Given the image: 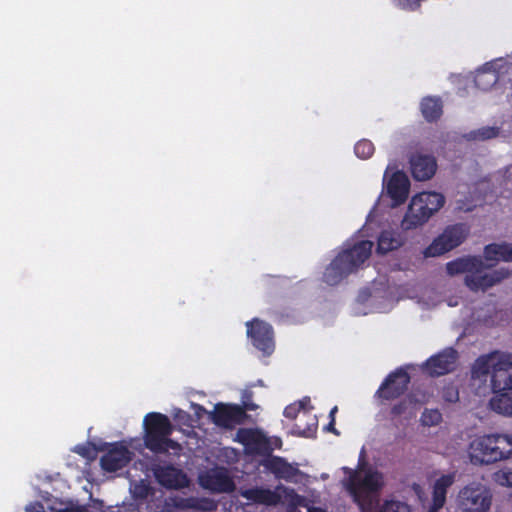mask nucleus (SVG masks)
Listing matches in <instances>:
<instances>
[{
	"label": "nucleus",
	"mask_w": 512,
	"mask_h": 512,
	"mask_svg": "<svg viewBox=\"0 0 512 512\" xmlns=\"http://www.w3.org/2000/svg\"><path fill=\"white\" fill-rule=\"evenodd\" d=\"M484 261L479 257H462L446 264L450 276L465 274V285L472 291H486L510 276V271L500 268L487 271L500 261L512 262L511 244H490L484 249Z\"/></svg>",
	"instance_id": "obj_1"
},
{
	"label": "nucleus",
	"mask_w": 512,
	"mask_h": 512,
	"mask_svg": "<svg viewBox=\"0 0 512 512\" xmlns=\"http://www.w3.org/2000/svg\"><path fill=\"white\" fill-rule=\"evenodd\" d=\"M473 385L488 381L493 392L512 391V354L492 352L480 356L471 371Z\"/></svg>",
	"instance_id": "obj_2"
},
{
	"label": "nucleus",
	"mask_w": 512,
	"mask_h": 512,
	"mask_svg": "<svg viewBox=\"0 0 512 512\" xmlns=\"http://www.w3.org/2000/svg\"><path fill=\"white\" fill-rule=\"evenodd\" d=\"M345 485L361 512H376L378 493L384 486L380 471L371 466L359 467L350 473Z\"/></svg>",
	"instance_id": "obj_3"
},
{
	"label": "nucleus",
	"mask_w": 512,
	"mask_h": 512,
	"mask_svg": "<svg viewBox=\"0 0 512 512\" xmlns=\"http://www.w3.org/2000/svg\"><path fill=\"white\" fill-rule=\"evenodd\" d=\"M373 243L368 240L355 243L343 250L329 265L324 274L325 281L334 285L342 278L354 272L371 255Z\"/></svg>",
	"instance_id": "obj_4"
},
{
	"label": "nucleus",
	"mask_w": 512,
	"mask_h": 512,
	"mask_svg": "<svg viewBox=\"0 0 512 512\" xmlns=\"http://www.w3.org/2000/svg\"><path fill=\"white\" fill-rule=\"evenodd\" d=\"M445 203V197L438 192H421L415 195L402 220L404 230L415 229L426 223Z\"/></svg>",
	"instance_id": "obj_5"
},
{
	"label": "nucleus",
	"mask_w": 512,
	"mask_h": 512,
	"mask_svg": "<svg viewBox=\"0 0 512 512\" xmlns=\"http://www.w3.org/2000/svg\"><path fill=\"white\" fill-rule=\"evenodd\" d=\"M144 426L147 448L157 453L172 451V453L177 454L180 451V445L168 439L172 427L167 416L160 413H150L144 419Z\"/></svg>",
	"instance_id": "obj_6"
},
{
	"label": "nucleus",
	"mask_w": 512,
	"mask_h": 512,
	"mask_svg": "<svg viewBox=\"0 0 512 512\" xmlns=\"http://www.w3.org/2000/svg\"><path fill=\"white\" fill-rule=\"evenodd\" d=\"M493 494L484 483L472 481L464 485L455 497V512H489Z\"/></svg>",
	"instance_id": "obj_7"
},
{
	"label": "nucleus",
	"mask_w": 512,
	"mask_h": 512,
	"mask_svg": "<svg viewBox=\"0 0 512 512\" xmlns=\"http://www.w3.org/2000/svg\"><path fill=\"white\" fill-rule=\"evenodd\" d=\"M240 494L248 501L258 504L276 505L283 503L293 507L307 506L305 498L297 495L292 489L283 486H278L275 490L255 487L243 490Z\"/></svg>",
	"instance_id": "obj_8"
},
{
	"label": "nucleus",
	"mask_w": 512,
	"mask_h": 512,
	"mask_svg": "<svg viewBox=\"0 0 512 512\" xmlns=\"http://www.w3.org/2000/svg\"><path fill=\"white\" fill-rule=\"evenodd\" d=\"M468 230L464 225L447 228L423 252L424 257H438L459 246L467 237Z\"/></svg>",
	"instance_id": "obj_9"
},
{
	"label": "nucleus",
	"mask_w": 512,
	"mask_h": 512,
	"mask_svg": "<svg viewBox=\"0 0 512 512\" xmlns=\"http://www.w3.org/2000/svg\"><path fill=\"white\" fill-rule=\"evenodd\" d=\"M468 458L473 465L482 466L495 463L492 434L475 437L468 446Z\"/></svg>",
	"instance_id": "obj_10"
},
{
	"label": "nucleus",
	"mask_w": 512,
	"mask_h": 512,
	"mask_svg": "<svg viewBox=\"0 0 512 512\" xmlns=\"http://www.w3.org/2000/svg\"><path fill=\"white\" fill-rule=\"evenodd\" d=\"M199 484L202 488L217 493L231 492L235 488L225 468H214L202 472L199 475Z\"/></svg>",
	"instance_id": "obj_11"
},
{
	"label": "nucleus",
	"mask_w": 512,
	"mask_h": 512,
	"mask_svg": "<svg viewBox=\"0 0 512 512\" xmlns=\"http://www.w3.org/2000/svg\"><path fill=\"white\" fill-rule=\"evenodd\" d=\"M247 335L253 341L254 346L266 355L274 350L272 328L269 324L254 319L246 323Z\"/></svg>",
	"instance_id": "obj_12"
},
{
	"label": "nucleus",
	"mask_w": 512,
	"mask_h": 512,
	"mask_svg": "<svg viewBox=\"0 0 512 512\" xmlns=\"http://www.w3.org/2000/svg\"><path fill=\"white\" fill-rule=\"evenodd\" d=\"M385 188L387 194L393 200V206L404 203L409 194L410 182L407 175L403 172H394L389 178L387 173L384 175Z\"/></svg>",
	"instance_id": "obj_13"
},
{
	"label": "nucleus",
	"mask_w": 512,
	"mask_h": 512,
	"mask_svg": "<svg viewBox=\"0 0 512 512\" xmlns=\"http://www.w3.org/2000/svg\"><path fill=\"white\" fill-rule=\"evenodd\" d=\"M245 413L239 406L218 404L213 412L209 413V418L218 426L232 427L242 422Z\"/></svg>",
	"instance_id": "obj_14"
},
{
	"label": "nucleus",
	"mask_w": 512,
	"mask_h": 512,
	"mask_svg": "<svg viewBox=\"0 0 512 512\" xmlns=\"http://www.w3.org/2000/svg\"><path fill=\"white\" fill-rule=\"evenodd\" d=\"M456 473L450 472L440 475L433 484L431 505L427 512H438L446 502L448 489L454 484Z\"/></svg>",
	"instance_id": "obj_15"
},
{
	"label": "nucleus",
	"mask_w": 512,
	"mask_h": 512,
	"mask_svg": "<svg viewBox=\"0 0 512 512\" xmlns=\"http://www.w3.org/2000/svg\"><path fill=\"white\" fill-rule=\"evenodd\" d=\"M409 380L405 370H397L389 375L386 382L378 390V395L384 399L396 398L405 391Z\"/></svg>",
	"instance_id": "obj_16"
},
{
	"label": "nucleus",
	"mask_w": 512,
	"mask_h": 512,
	"mask_svg": "<svg viewBox=\"0 0 512 512\" xmlns=\"http://www.w3.org/2000/svg\"><path fill=\"white\" fill-rule=\"evenodd\" d=\"M456 351L449 348L427 360L425 368L430 375H443L452 371L456 363Z\"/></svg>",
	"instance_id": "obj_17"
},
{
	"label": "nucleus",
	"mask_w": 512,
	"mask_h": 512,
	"mask_svg": "<svg viewBox=\"0 0 512 512\" xmlns=\"http://www.w3.org/2000/svg\"><path fill=\"white\" fill-rule=\"evenodd\" d=\"M131 460L129 450L120 444L113 445L101 458V466L104 470L114 472L123 468Z\"/></svg>",
	"instance_id": "obj_18"
},
{
	"label": "nucleus",
	"mask_w": 512,
	"mask_h": 512,
	"mask_svg": "<svg viewBox=\"0 0 512 512\" xmlns=\"http://www.w3.org/2000/svg\"><path fill=\"white\" fill-rule=\"evenodd\" d=\"M155 476L160 484L168 488H183L189 483L187 476L181 470L172 466L157 468Z\"/></svg>",
	"instance_id": "obj_19"
},
{
	"label": "nucleus",
	"mask_w": 512,
	"mask_h": 512,
	"mask_svg": "<svg viewBox=\"0 0 512 512\" xmlns=\"http://www.w3.org/2000/svg\"><path fill=\"white\" fill-rule=\"evenodd\" d=\"M437 164L432 156L417 154L411 159V170L415 179H430L436 172Z\"/></svg>",
	"instance_id": "obj_20"
},
{
	"label": "nucleus",
	"mask_w": 512,
	"mask_h": 512,
	"mask_svg": "<svg viewBox=\"0 0 512 512\" xmlns=\"http://www.w3.org/2000/svg\"><path fill=\"white\" fill-rule=\"evenodd\" d=\"M236 439L242 443L245 450L249 453H258L266 448V438L258 430L240 429L236 434Z\"/></svg>",
	"instance_id": "obj_21"
},
{
	"label": "nucleus",
	"mask_w": 512,
	"mask_h": 512,
	"mask_svg": "<svg viewBox=\"0 0 512 512\" xmlns=\"http://www.w3.org/2000/svg\"><path fill=\"white\" fill-rule=\"evenodd\" d=\"M495 463L512 458V434H492Z\"/></svg>",
	"instance_id": "obj_22"
},
{
	"label": "nucleus",
	"mask_w": 512,
	"mask_h": 512,
	"mask_svg": "<svg viewBox=\"0 0 512 512\" xmlns=\"http://www.w3.org/2000/svg\"><path fill=\"white\" fill-rule=\"evenodd\" d=\"M489 400V408L504 417H512V392H493Z\"/></svg>",
	"instance_id": "obj_23"
},
{
	"label": "nucleus",
	"mask_w": 512,
	"mask_h": 512,
	"mask_svg": "<svg viewBox=\"0 0 512 512\" xmlns=\"http://www.w3.org/2000/svg\"><path fill=\"white\" fill-rule=\"evenodd\" d=\"M497 62L486 63L475 76V84L482 90L490 89L498 81Z\"/></svg>",
	"instance_id": "obj_24"
},
{
	"label": "nucleus",
	"mask_w": 512,
	"mask_h": 512,
	"mask_svg": "<svg viewBox=\"0 0 512 512\" xmlns=\"http://www.w3.org/2000/svg\"><path fill=\"white\" fill-rule=\"evenodd\" d=\"M267 467L276 475L278 478L285 480H292L297 474L298 469L287 463L284 459L279 457H273L268 461Z\"/></svg>",
	"instance_id": "obj_25"
},
{
	"label": "nucleus",
	"mask_w": 512,
	"mask_h": 512,
	"mask_svg": "<svg viewBox=\"0 0 512 512\" xmlns=\"http://www.w3.org/2000/svg\"><path fill=\"white\" fill-rule=\"evenodd\" d=\"M216 502L209 498H190L182 503V512H214Z\"/></svg>",
	"instance_id": "obj_26"
},
{
	"label": "nucleus",
	"mask_w": 512,
	"mask_h": 512,
	"mask_svg": "<svg viewBox=\"0 0 512 512\" xmlns=\"http://www.w3.org/2000/svg\"><path fill=\"white\" fill-rule=\"evenodd\" d=\"M401 246V240L392 231H383L378 238L377 253L386 254Z\"/></svg>",
	"instance_id": "obj_27"
},
{
	"label": "nucleus",
	"mask_w": 512,
	"mask_h": 512,
	"mask_svg": "<svg viewBox=\"0 0 512 512\" xmlns=\"http://www.w3.org/2000/svg\"><path fill=\"white\" fill-rule=\"evenodd\" d=\"M421 111L423 116L432 121L437 119L442 113V105L437 98L426 97L421 102Z\"/></svg>",
	"instance_id": "obj_28"
},
{
	"label": "nucleus",
	"mask_w": 512,
	"mask_h": 512,
	"mask_svg": "<svg viewBox=\"0 0 512 512\" xmlns=\"http://www.w3.org/2000/svg\"><path fill=\"white\" fill-rule=\"evenodd\" d=\"M492 481L504 488L512 489V468L511 467H503L496 470L492 476Z\"/></svg>",
	"instance_id": "obj_29"
},
{
	"label": "nucleus",
	"mask_w": 512,
	"mask_h": 512,
	"mask_svg": "<svg viewBox=\"0 0 512 512\" xmlns=\"http://www.w3.org/2000/svg\"><path fill=\"white\" fill-rule=\"evenodd\" d=\"M420 421L422 425L427 427L437 426L442 422V414L437 409H425Z\"/></svg>",
	"instance_id": "obj_30"
},
{
	"label": "nucleus",
	"mask_w": 512,
	"mask_h": 512,
	"mask_svg": "<svg viewBox=\"0 0 512 512\" xmlns=\"http://www.w3.org/2000/svg\"><path fill=\"white\" fill-rule=\"evenodd\" d=\"M309 404L310 399L303 398L302 400L287 406L284 410V415L287 418H296L301 411H303V413L306 414V411L309 409Z\"/></svg>",
	"instance_id": "obj_31"
},
{
	"label": "nucleus",
	"mask_w": 512,
	"mask_h": 512,
	"mask_svg": "<svg viewBox=\"0 0 512 512\" xmlns=\"http://www.w3.org/2000/svg\"><path fill=\"white\" fill-rule=\"evenodd\" d=\"M379 512H411V511H410V507L402 501L388 500L382 505Z\"/></svg>",
	"instance_id": "obj_32"
},
{
	"label": "nucleus",
	"mask_w": 512,
	"mask_h": 512,
	"mask_svg": "<svg viewBox=\"0 0 512 512\" xmlns=\"http://www.w3.org/2000/svg\"><path fill=\"white\" fill-rule=\"evenodd\" d=\"M374 152L373 144L368 140L359 141L355 145V153L359 158H369Z\"/></svg>",
	"instance_id": "obj_33"
},
{
	"label": "nucleus",
	"mask_w": 512,
	"mask_h": 512,
	"mask_svg": "<svg viewBox=\"0 0 512 512\" xmlns=\"http://www.w3.org/2000/svg\"><path fill=\"white\" fill-rule=\"evenodd\" d=\"M308 418L309 422L307 424V427L302 428L300 425L297 424L295 427V433L304 437H311L315 433L317 428L316 417L314 415H309Z\"/></svg>",
	"instance_id": "obj_34"
},
{
	"label": "nucleus",
	"mask_w": 512,
	"mask_h": 512,
	"mask_svg": "<svg viewBox=\"0 0 512 512\" xmlns=\"http://www.w3.org/2000/svg\"><path fill=\"white\" fill-rule=\"evenodd\" d=\"M415 410V403L411 398L403 400L398 405H395L393 408V412L397 415L400 414H408L413 415Z\"/></svg>",
	"instance_id": "obj_35"
},
{
	"label": "nucleus",
	"mask_w": 512,
	"mask_h": 512,
	"mask_svg": "<svg viewBox=\"0 0 512 512\" xmlns=\"http://www.w3.org/2000/svg\"><path fill=\"white\" fill-rule=\"evenodd\" d=\"M498 135V130L495 127H484L474 132V138L477 140H487L494 138Z\"/></svg>",
	"instance_id": "obj_36"
},
{
	"label": "nucleus",
	"mask_w": 512,
	"mask_h": 512,
	"mask_svg": "<svg viewBox=\"0 0 512 512\" xmlns=\"http://www.w3.org/2000/svg\"><path fill=\"white\" fill-rule=\"evenodd\" d=\"M442 398L447 403H455L459 399V393L455 386H447L442 391Z\"/></svg>",
	"instance_id": "obj_37"
},
{
	"label": "nucleus",
	"mask_w": 512,
	"mask_h": 512,
	"mask_svg": "<svg viewBox=\"0 0 512 512\" xmlns=\"http://www.w3.org/2000/svg\"><path fill=\"white\" fill-rule=\"evenodd\" d=\"M174 418H175V420H177L183 424L191 425L190 416L183 410L176 409L174 412Z\"/></svg>",
	"instance_id": "obj_38"
},
{
	"label": "nucleus",
	"mask_w": 512,
	"mask_h": 512,
	"mask_svg": "<svg viewBox=\"0 0 512 512\" xmlns=\"http://www.w3.org/2000/svg\"><path fill=\"white\" fill-rule=\"evenodd\" d=\"M399 4L404 8L414 9L418 6L420 0H398Z\"/></svg>",
	"instance_id": "obj_39"
},
{
	"label": "nucleus",
	"mask_w": 512,
	"mask_h": 512,
	"mask_svg": "<svg viewBox=\"0 0 512 512\" xmlns=\"http://www.w3.org/2000/svg\"><path fill=\"white\" fill-rule=\"evenodd\" d=\"M192 409L194 410V413L195 415L197 416V418L199 419L204 413H206V410L198 405V404H192L191 405ZM210 412H207V414L209 415Z\"/></svg>",
	"instance_id": "obj_40"
},
{
	"label": "nucleus",
	"mask_w": 512,
	"mask_h": 512,
	"mask_svg": "<svg viewBox=\"0 0 512 512\" xmlns=\"http://www.w3.org/2000/svg\"><path fill=\"white\" fill-rule=\"evenodd\" d=\"M246 397H247V391H245V392H244V396H243V405H244V407H245L246 409H248V410H254V409H256V408H257V406H256V405H254V404H252V403H250V402L248 401V399H246Z\"/></svg>",
	"instance_id": "obj_41"
},
{
	"label": "nucleus",
	"mask_w": 512,
	"mask_h": 512,
	"mask_svg": "<svg viewBox=\"0 0 512 512\" xmlns=\"http://www.w3.org/2000/svg\"><path fill=\"white\" fill-rule=\"evenodd\" d=\"M337 410H338L337 406H334V407L331 409V411H330V415H329V416H330V419H331V420H330V426H333V425H334V423H335V414H336Z\"/></svg>",
	"instance_id": "obj_42"
},
{
	"label": "nucleus",
	"mask_w": 512,
	"mask_h": 512,
	"mask_svg": "<svg viewBox=\"0 0 512 512\" xmlns=\"http://www.w3.org/2000/svg\"><path fill=\"white\" fill-rule=\"evenodd\" d=\"M505 178L507 180H511L512 179V164L506 168V170H505Z\"/></svg>",
	"instance_id": "obj_43"
},
{
	"label": "nucleus",
	"mask_w": 512,
	"mask_h": 512,
	"mask_svg": "<svg viewBox=\"0 0 512 512\" xmlns=\"http://www.w3.org/2000/svg\"><path fill=\"white\" fill-rule=\"evenodd\" d=\"M76 452L83 456H86V449L84 447H77Z\"/></svg>",
	"instance_id": "obj_44"
},
{
	"label": "nucleus",
	"mask_w": 512,
	"mask_h": 512,
	"mask_svg": "<svg viewBox=\"0 0 512 512\" xmlns=\"http://www.w3.org/2000/svg\"><path fill=\"white\" fill-rule=\"evenodd\" d=\"M26 510H27V511H31V512H32V511H33V512H39V511L36 509V505H28V506L26 507Z\"/></svg>",
	"instance_id": "obj_45"
},
{
	"label": "nucleus",
	"mask_w": 512,
	"mask_h": 512,
	"mask_svg": "<svg viewBox=\"0 0 512 512\" xmlns=\"http://www.w3.org/2000/svg\"><path fill=\"white\" fill-rule=\"evenodd\" d=\"M58 512H82L80 509H65Z\"/></svg>",
	"instance_id": "obj_46"
},
{
	"label": "nucleus",
	"mask_w": 512,
	"mask_h": 512,
	"mask_svg": "<svg viewBox=\"0 0 512 512\" xmlns=\"http://www.w3.org/2000/svg\"><path fill=\"white\" fill-rule=\"evenodd\" d=\"M327 429H328L329 431H332V432H334V433H336V434H337L336 430L334 429V425H333V426H330V424H329V425H328V427H327Z\"/></svg>",
	"instance_id": "obj_47"
},
{
	"label": "nucleus",
	"mask_w": 512,
	"mask_h": 512,
	"mask_svg": "<svg viewBox=\"0 0 512 512\" xmlns=\"http://www.w3.org/2000/svg\"><path fill=\"white\" fill-rule=\"evenodd\" d=\"M146 487H143V489L141 490V493H140V496H144L146 494Z\"/></svg>",
	"instance_id": "obj_48"
}]
</instances>
